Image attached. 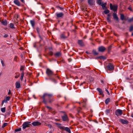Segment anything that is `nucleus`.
<instances>
[{"label":"nucleus","instance_id":"39","mask_svg":"<svg viewBox=\"0 0 133 133\" xmlns=\"http://www.w3.org/2000/svg\"><path fill=\"white\" fill-rule=\"evenodd\" d=\"M1 64H2V66H5V64L4 63V62L3 60L2 59H1Z\"/></svg>","mask_w":133,"mask_h":133},{"label":"nucleus","instance_id":"13","mask_svg":"<svg viewBox=\"0 0 133 133\" xmlns=\"http://www.w3.org/2000/svg\"><path fill=\"white\" fill-rule=\"evenodd\" d=\"M78 43L79 46H84V44L82 40H78Z\"/></svg>","mask_w":133,"mask_h":133},{"label":"nucleus","instance_id":"16","mask_svg":"<svg viewBox=\"0 0 133 133\" xmlns=\"http://www.w3.org/2000/svg\"><path fill=\"white\" fill-rule=\"evenodd\" d=\"M14 3L17 6H21V4L18 0H14Z\"/></svg>","mask_w":133,"mask_h":133},{"label":"nucleus","instance_id":"6","mask_svg":"<svg viewBox=\"0 0 133 133\" xmlns=\"http://www.w3.org/2000/svg\"><path fill=\"white\" fill-rule=\"evenodd\" d=\"M107 67L108 69L109 70H113L114 69V67L112 64L111 63H109Z\"/></svg>","mask_w":133,"mask_h":133},{"label":"nucleus","instance_id":"55","mask_svg":"<svg viewBox=\"0 0 133 133\" xmlns=\"http://www.w3.org/2000/svg\"><path fill=\"white\" fill-rule=\"evenodd\" d=\"M57 97L58 98H59L61 97V96L60 95H57Z\"/></svg>","mask_w":133,"mask_h":133},{"label":"nucleus","instance_id":"7","mask_svg":"<svg viewBox=\"0 0 133 133\" xmlns=\"http://www.w3.org/2000/svg\"><path fill=\"white\" fill-rule=\"evenodd\" d=\"M106 50L105 48L102 46H99L98 48V51L101 52H104Z\"/></svg>","mask_w":133,"mask_h":133},{"label":"nucleus","instance_id":"31","mask_svg":"<svg viewBox=\"0 0 133 133\" xmlns=\"http://www.w3.org/2000/svg\"><path fill=\"white\" fill-rule=\"evenodd\" d=\"M16 76H15V78H18L20 76L19 73V72H17L15 73Z\"/></svg>","mask_w":133,"mask_h":133},{"label":"nucleus","instance_id":"47","mask_svg":"<svg viewBox=\"0 0 133 133\" xmlns=\"http://www.w3.org/2000/svg\"><path fill=\"white\" fill-rule=\"evenodd\" d=\"M132 21H133V18H130L128 20V21L129 22H131Z\"/></svg>","mask_w":133,"mask_h":133},{"label":"nucleus","instance_id":"41","mask_svg":"<svg viewBox=\"0 0 133 133\" xmlns=\"http://www.w3.org/2000/svg\"><path fill=\"white\" fill-rule=\"evenodd\" d=\"M107 4L106 3H102V4L101 3V5L102 6V7L103 6H105L107 5Z\"/></svg>","mask_w":133,"mask_h":133},{"label":"nucleus","instance_id":"36","mask_svg":"<svg viewBox=\"0 0 133 133\" xmlns=\"http://www.w3.org/2000/svg\"><path fill=\"white\" fill-rule=\"evenodd\" d=\"M102 1V0H96L97 3L99 5H101Z\"/></svg>","mask_w":133,"mask_h":133},{"label":"nucleus","instance_id":"5","mask_svg":"<svg viewBox=\"0 0 133 133\" xmlns=\"http://www.w3.org/2000/svg\"><path fill=\"white\" fill-rule=\"evenodd\" d=\"M30 122H24L22 124L23 129H25L26 128L29 127L31 126V125L29 124Z\"/></svg>","mask_w":133,"mask_h":133},{"label":"nucleus","instance_id":"18","mask_svg":"<svg viewBox=\"0 0 133 133\" xmlns=\"http://www.w3.org/2000/svg\"><path fill=\"white\" fill-rule=\"evenodd\" d=\"M56 16L58 18L62 17L64 16V14L62 12H60L56 14Z\"/></svg>","mask_w":133,"mask_h":133},{"label":"nucleus","instance_id":"61","mask_svg":"<svg viewBox=\"0 0 133 133\" xmlns=\"http://www.w3.org/2000/svg\"><path fill=\"white\" fill-rule=\"evenodd\" d=\"M131 117L133 118V112L131 114Z\"/></svg>","mask_w":133,"mask_h":133},{"label":"nucleus","instance_id":"52","mask_svg":"<svg viewBox=\"0 0 133 133\" xmlns=\"http://www.w3.org/2000/svg\"><path fill=\"white\" fill-rule=\"evenodd\" d=\"M105 90L107 91L108 94V95H110V93H109V91L106 89H105Z\"/></svg>","mask_w":133,"mask_h":133},{"label":"nucleus","instance_id":"54","mask_svg":"<svg viewBox=\"0 0 133 133\" xmlns=\"http://www.w3.org/2000/svg\"><path fill=\"white\" fill-rule=\"evenodd\" d=\"M68 61L69 62H70L72 61V59L70 58H69L68 59Z\"/></svg>","mask_w":133,"mask_h":133},{"label":"nucleus","instance_id":"19","mask_svg":"<svg viewBox=\"0 0 133 133\" xmlns=\"http://www.w3.org/2000/svg\"><path fill=\"white\" fill-rule=\"evenodd\" d=\"M30 22L32 27L34 28L35 25V23L34 20H31L30 21Z\"/></svg>","mask_w":133,"mask_h":133},{"label":"nucleus","instance_id":"28","mask_svg":"<svg viewBox=\"0 0 133 133\" xmlns=\"http://www.w3.org/2000/svg\"><path fill=\"white\" fill-rule=\"evenodd\" d=\"M24 72L22 71V73L21 74V77H20V79L22 81H23V78L24 76Z\"/></svg>","mask_w":133,"mask_h":133},{"label":"nucleus","instance_id":"57","mask_svg":"<svg viewBox=\"0 0 133 133\" xmlns=\"http://www.w3.org/2000/svg\"><path fill=\"white\" fill-rule=\"evenodd\" d=\"M4 102H4L3 100L2 102V103H1V104L2 106L3 105V104Z\"/></svg>","mask_w":133,"mask_h":133},{"label":"nucleus","instance_id":"56","mask_svg":"<svg viewBox=\"0 0 133 133\" xmlns=\"http://www.w3.org/2000/svg\"><path fill=\"white\" fill-rule=\"evenodd\" d=\"M85 82H83V83H81V84H80V85H82L83 84H85Z\"/></svg>","mask_w":133,"mask_h":133},{"label":"nucleus","instance_id":"64","mask_svg":"<svg viewBox=\"0 0 133 133\" xmlns=\"http://www.w3.org/2000/svg\"><path fill=\"white\" fill-rule=\"evenodd\" d=\"M126 51V49H125L124 50V51H123V52L124 53H125V52Z\"/></svg>","mask_w":133,"mask_h":133},{"label":"nucleus","instance_id":"49","mask_svg":"<svg viewBox=\"0 0 133 133\" xmlns=\"http://www.w3.org/2000/svg\"><path fill=\"white\" fill-rule=\"evenodd\" d=\"M8 95H12V94L11 93V90H9V92H8Z\"/></svg>","mask_w":133,"mask_h":133},{"label":"nucleus","instance_id":"2","mask_svg":"<svg viewBox=\"0 0 133 133\" xmlns=\"http://www.w3.org/2000/svg\"><path fill=\"white\" fill-rule=\"evenodd\" d=\"M46 72L48 76L49 77V80L54 83H56L55 78L56 77L59 78V77L56 76V74H55L53 71L49 68L46 69Z\"/></svg>","mask_w":133,"mask_h":133},{"label":"nucleus","instance_id":"60","mask_svg":"<svg viewBox=\"0 0 133 133\" xmlns=\"http://www.w3.org/2000/svg\"><path fill=\"white\" fill-rule=\"evenodd\" d=\"M55 120L56 121H60L59 119H55Z\"/></svg>","mask_w":133,"mask_h":133},{"label":"nucleus","instance_id":"42","mask_svg":"<svg viewBox=\"0 0 133 133\" xmlns=\"http://www.w3.org/2000/svg\"><path fill=\"white\" fill-rule=\"evenodd\" d=\"M8 124V123H4L2 126V128H4Z\"/></svg>","mask_w":133,"mask_h":133},{"label":"nucleus","instance_id":"37","mask_svg":"<svg viewBox=\"0 0 133 133\" xmlns=\"http://www.w3.org/2000/svg\"><path fill=\"white\" fill-rule=\"evenodd\" d=\"M112 47V46L111 45L108 47V52H109L111 50Z\"/></svg>","mask_w":133,"mask_h":133},{"label":"nucleus","instance_id":"9","mask_svg":"<svg viewBox=\"0 0 133 133\" xmlns=\"http://www.w3.org/2000/svg\"><path fill=\"white\" fill-rule=\"evenodd\" d=\"M55 57L56 58H59L62 56V53L61 52H58L54 54Z\"/></svg>","mask_w":133,"mask_h":133},{"label":"nucleus","instance_id":"15","mask_svg":"<svg viewBox=\"0 0 133 133\" xmlns=\"http://www.w3.org/2000/svg\"><path fill=\"white\" fill-rule=\"evenodd\" d=\"M95 2V1L94 0H88V4L91 5H94Z\"/></svg>","mask_w":133,"mask_h":133},{"label":"nucleus","instance_id":"46","mask_svg":"<svg viewBox=\"0 0 133 133\" xmlns=\"http://www.w3.org/2000/svg\"><path fill=\"white\" fill-rule=\"evenodd\" d=\"M105 112L107 114H108L110 112V110H107L105 111Z\"/></svg>","mask_w":133,"mask_h":133},{"label":"nucleus","instance_id":"21","mask_svg":"<svg viewBox=\"0 0 133 133\" xmlns=\"http://www.w3.org/2000/svg\"><path fill=\"white\" fill-rule=\"evenodd\" d=\"M107 20L108 22H111V20L110 19V17L111 16V14H108L107 15Z\"/></svg>","mask_w":133,"mask_h":133},{"label":"nucleus","instance_id":"32","mask_svg":"<svg viewBox=\"0 0 133 133\" xmlns=\"http://www.w3.org/2000/svg\"><path fill=\"white\" fill-rule=\"evenodd\" d=\"M9 27L12 29L15 28L14 24L12 23H10L9 24Z\"/></svg>","mask_w":133,"mask_h":133},{"label":"nucleus","instance_id":"59","mask_svg":"<svg viewBox=\"0 0 133 133\" xmlns=\"http://www.w3.org/2000/svg\"><path fill=\"white\" fill-rule=\"evenodd\" d=\"M16 57H17L16 56H15V58H14V61H17V59H16Z\"/></svg>","mask_w":133,"mask_h":133},{"label":"nucleus","instance_id":"45","mask_svg":"<svg viewBox=\"0 0 133 133\" xmlns=\"http://www.w3.org/2000/svg\"><path fill=\"white\" fill-rule=\"evenodd\" d=\"M56 7L57 8H59L61 10H62L63 9V8H62V7H60V6H56Z\"/></svg>","mask_w":133,"mask_h":133},{"label":"nucleus","instance_id":"4","mask_svg":"<svg viewBox=\"0 0 133 133\" xmlns=\"http://www.w3.org/2000/svg\"><path fill=\"white\" fill-rule=\"evenodd\" d=\"M118 8L117 5H112L111 4H110V8L111 10H112L114 12H117Z\"/></svg>","mask_w":133,"mask_h":133},{"label":"nucleus","instance_id":"1","mask_svg":"<svg viewBox=\"0 0 133 133\" xmlns=\"http://www.w3.org/2000/svg\"><path fill=\"white\" fill-rule=\"evenodd\" d=\"M41 98L42 99V102L45 105H46L48 103L51 104L55 100L53 95L52 94L44 93L41 96Z\"/></svg>","mask_w":133,"mask_h":133},{"label":"nucleus","instance_id":"43","mask_svg":"<svg viewBox=\"0 0 133 133\" xmlns=\"http://www.w3.org/2000/svg\"><path fill=\"white\" fill-rule=\"evenodd\" d=\"M21 130V128H18V129H16L15 130V132H17V131H20Z\"/></svg>","mask_w":133,"mask_h":133},{"label":"nucleus","instance_id":"33","mask_svg":"<svg viewBox=\"0 0 133 133\" xmlns=\"http://www.w3.org/2000/svg\"><path fill=\"white\" fill-rule=\"evenodd\" d=\"M133 30V25H131L129 28V30L130 32H131Z\"/></svg>","mask_w":133,"mask_h":133},{"label":"nucleus","instance_id":"53","mask_svg":"<svg viewBox=\"0 0 133 133\" xmlns=\"http://www.w3.org/2000/svg\"><path fill=\"white\" fill-rule=\"evenodd\" d=\"M102 8L103 9H107V8L106 6H103Z\"/></svg>","mask_w":133,"mask_h":133},{"label":"nucleus","instance_id":"58","mask_svg":"<svg viewBox=\"0 0 133 133\" xmlns=\"http://www.w3.org/2000/svg\"><path fill=\"white\" fill-rule=\"evenodd\" d=\"M21 2L23 3H24L25 1L24 0H20Z\"/></svg>","mask_w":133,"mask_h":133},{"label":"nucleus","instance_id":"62","mask_svg":"<svg viewBox=\"0 0 133 133\" xmlns=\"http://www.w3.org/2000/svg\"><path fill=\"white\" fill-rule=\"evenodd\" d=\"M128 9H129V10H132L131 8L130 7H129L128 8Z\"/></svg>","mask_w":133,"mask_h":133},{"label":"nucleus","instance_id":"48","mask_svg":"<svg viewBox=\"0 0 133 133\" xmlns=\"http://www.w3.org/2000/svg\"><path fill=\"white\" fill-rule=\"evenodd\" d=\"M47 126L49 127L50 128H51L52 127V125L51 124H49L47 125Z\"/></svg>","mask_w":133,"mask_h":133},{"label":"nucleus","instance_id":"25","mask_svg":"<svg viewBox=\"0 0 133 133\" xmlns=\"http://www.w3.org/2000/svg\"><path fill=\"white\" fill-rule=\"evenodd\" d=\"M92 54L95 55H98L99 53L95 49L93 50L92 51Z\"/></svg>","mask_w":133,"mask_h":133},{"label":"nucleus","instance_id":"30","mask_svg":"<svg viewBox=\"0 0 133 133\" xmlns=\"http://www.w3.org/2000/svg\"><path fill=\"white\" fill-rule=\"evenodd\" d=\"M110 100V99L109 98H108L106 99L105 101V103L106 104H108Z\"/></svg>","mask_w":133,"mask_h":133},{"label":"nucleus","instance_id":"8","mask_svg":"<svg viewBox=\"0 0 133 133\" xmlns=\"http://www.w3.org/2000/svg\"><path fill=\"white\" fill-rule=\"evenodd\" d=\"M115 114L117 116H118L119 115H121L122 114V110L118 109L116 110Z\"/></svg>","mask_w":133,"mask_h":133},{"label":"nucleus","instance_id":"40","mask_svg":"<svg viewBox=\"0 0 133 133\" xmlns=\"http://www.w3.org/2000/svg\"><path fill=\"white\" fill-rule=\"evenodd\" d=\"M38 36H39V37L40 39V41H39V43H41V41L43 40V38L41 36L40 34L38 35Z\"/></svg>","mask_w":133,"mask_h":133},{"label":"nucleus","instance_id":"3","mask_svg":"<svg viewBox=\"0 0 133 133\" xmlns=\"http://www.w3.org/2000/svg\"><path fill=\"white\" fill-rule=\"evenodd\" d=\"M55 124L58 126V128L61 129L65 130L69 133H70L71 132L70 130L68 127H65L64 126H61L62 124L61 123H55Z\"/></svg>","mask_w":133,"mask_h":133},{"label":"nucleus","instance_id":"11","mask_svg":"<svg viewBox=\"0 0 133 133\" xmlns=\"http://www.w3.org/2000/svg\"><path fill=\"white\" fill-rule=\"evenodd\" d=\"M113 16L114 19L117 22L119 21V18L117 16V15L116 13L115 12L113 13Z\"/></svg>","mask_w":133,"mask_h":133},{"label":"nucleus","instance_id":"27","mask_svg":"<svg viewBox=\"0 0 133 133\" xmlns=\"http://www.w3.org/2000/svg\"><path fill=\"white\" fill-rule=\"evenodd\" d=\"M36 30L38 35L40 34V32L41 30V28L38 27H37L36 28Z\"/></svg>","mask_w":133,"mask_h":133},{"label":"nucleus","instance_id":"63","mask_svg":"<svg viewBox=\"0 0 133 133\" xmlns=\"http://www.w3.org/2000/svg\"><path fill=\"white\" fill-rule=\"evenodd\" d=\"M57 106L58 107H59L60 106V105H59V104H57Z\"/></svg>","mask_w":133,"mask_h":133},{"label":"nucleus","instance_id":"29","mask_svg":"<svg viewBox=\"0 0 133 133\" xmlns=\"http://www.w3.org/2000/svg\"><path fill=\"white\" fill-rule=\"evenodd\" d=\"M120 19L122 20H125V16L123 14H120Z\"/></svg>","mask_w":133,"mask_h":133},{"label":"nucleus","instance_id":"38","mask_svg":"<svg viewBox=\"0 0 133 133\" xmlns=\"http://www.w3.org/2000/svg\"><path fill=\"white\" fill-rule=\"evenodd\" d=\"M1 111L3 112H5V108L4 107L3 108H1Z\"/></svg>","mask_w":133,"mask_h":133},{"label":"nucleus","instance_id":"51","mask_svg":"<svg viewBox=\"0 0 133 133\" xmlns=\"http://www.w3.org/2000/svg\"><path fill=\"white\" fill-rule=\"evenodd\" d=\"M8 35L7 34H5V35L3 37L4 38H6L8 37Z\"/></svg>","mask_w":133,"mask_h":133},{"label":"nucleus","instance_id":"34","mask_svg":"<svg viewBox=\"0 0 133 133\" xmlns=\"http://www.w3.org/2000/svg\"><path fill=\"white\" fill-rule=\"evenodd\" d=\"M24 66H21L20 67V71H22L24 72Z\"/></svg>","mask_w":133,"mask_h":133},{"label":"nucleus","instance_id":"35","mask_svg":"<svg viewBox=\"0 0 133 133\" xmlns=\"http://www.w3.org/2000/svg\"><path fill=\"white\" fill-rule=\"evenodd\" d=\"M104 12L105 14H109L110 12V11L108 10L107 9L106 10H105L103 11Z\"/></svg>","mask_w":133,"mask_h":133},{"label":"nucleus","instance_id":"17","mask_svg":"<svg viewBox=\"0 0 133 133\" xmlns=\"http://www.w3.org/2000/svg\"><path fill=\"white\" fill-rule=\"evenodd\" d=\"M41 123L38 121L35 122H32V124L34 126H39L41 124Z\"/></svg>","mask_w":133,"mask_h":133},{"label":"nucleus","instance_id":"26","mask_svg":"<svg viewBox=\"0 0 133 133\" xmlns=\"http://www.w3.org/2000/svg\"><path fill=\"white\" fill-rule=\"evenodd\" d=\"M10 97L9 96H8L6 97V98L4 99L3 101L5 103H7L8 102V101L10 100Z\"/></svg>","mask_w":133,"mask_h":133},{"label":"nucleus","instance_id":"24","mask_svg":"<svg viewBox=\"0 0 133 133\" xmlns=\"http://www.w3.org/2000/svg\"><path fill=\"white\" fill-rule=\"evenodd\" d=\"M61 38L63 39H65L67 38L68 37L67 36H65V33L64 32L63 34H62L61 35Z\"/></svg>","mask_w":133,"mask_h":133},{"label":"nucleus","instance_id":"50","mask_svg":"<svg viewBox=\"0 0 133 133\" xmlns=\"http://www.w3.org/2000/svg\"><path fill=\"white\" fill-rule=\"evenodd\" d=\"M46 107L47 109H49L50 110H51L52 109L51 108V107H49L48 106H46Z\"/></svg>","mask_w":133,"mask_h":133},{"label":"nucleus","instance_id":"20","mask_svg":"<svg viewBox=\"0 0 133 133\" xmlns=\"http://www.w3.org/2000/svg\"><path fill=\"white\" fill-rule=\"evenodd\" d=\"M16 88H19L21 87V84L19 81H17L15 83Z\"/></svg>","mask_w":133,"mask_h":133},{"label":"nucleus","instance_id":"23","mask_svg":"<svg viewBox=\"0 0 133 133\" xmlns=\"http://www.w3.org/2000/svg\"><path fill=\"white\" fill-rule=\"evenodd\" d=\"M107 58L106 57L104 56H101L98 57H96V59H103L104 60H105Z\"/></svg>","mask_w":133,"mask_h":133},{"label":"nucleus","instance_id":"12","mask_svg":"<svg viewBox=\"0 0 133 133\" xmlns=\"http://www.w3.org/2000/svg\"><path fill=\"white\" fill-rule=\"evenodd\" d=\"M62 118L63 121H66L68 120V118L67 115L65 114L64 116H62Z\"/></svg>","mask_w":133,"mask_h":133},{"label":"nucleus","instance_id":"44","mask_svg":"<svg viewBox=\"0 0 133 133\" xmlns=\"http://www.w3.org/2000/svg\"><path fill=\"white\" fill-rule=\"evenodd\" d=\"M49 54L50 56H52L53 54V52L51 51H49Z\"/></svg>","mask_w":133,"mask_h":133},{"label":"nucleus","instance_id":"10","mask_svg":"<svg viewBox=\"0 0 133 133\" xmlns=\"http://www.w3.org/2000/svg\"><path fill=\"white\" fill-rule=\"evenodd\" d=\"M120 122L123 124H128L129 123V122L127 120L120 119H119Z\"/></svg>","mask_w":133,"mask_h":133},{"label":"nucleus","instance_id":"22","mask_svg":"<svg viewBox=\"0 0 133 133\" xmlns=\"http://www.w3.org/2000/svg\"><path fill=\"white\" fill-rule=\"evenodd\" d=\"M97 90L99 92V94L101 95H103V92L102 90L99 88H97Z\"/></svg>","mask_w":133,"mask_h":133},{"label":"nucleus","instance_id":"14","mask_svg":"<svg viewBox=\"0 0 133 133\" xmlns=\"http://www.w3.org/2000/svg\"><path fill=\"white\" fill-rule=\"evenodd\" d=\"M0 22L1 24L4 26H6L7 25L8 21L6 19H5L4 20H1Z\"/></svg>","mask_w":133,"mask_h":133}]
</instances>
